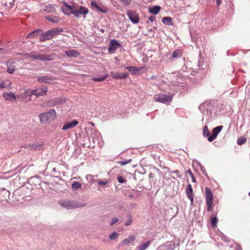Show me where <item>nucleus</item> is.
Instances as JSON below:
<instances>
[{"instance_id": "nucleus-1", "label": "nucleus", "mask_w": 250, "mask_h": 250, "mask_svg": "<svg viewBox=\"0 0 250 250\" xmlns=\"http://www.w3.org/2000/svg\"><path fill=\"white\" fill-rule=\"evenodd\" d=\"M63 31L62 28H54L42 34L40 37V41L44 42L52 39L54 36L59 35Z\"/></svg>"}, {"instance_id": "nucleus-2", "label": "nucleus", "mask_w": 250, "mask_h": 250, "mask_svg": "<svg viewBox=\"0 0 250 250\" xmlns=\"http://www.w3.org/2000/svg\"><path fill=\"white\" fill-rule=\"evenodd\" d=\"M28 58H32L35 60L44 61H52L55 59L56 55L55 54H51L50 55L46 54H35L34 52H31L28 54Z\"/></svg>"}, {"instance_id": "nucleus-3", "label": "nucleus", "mask_w": 250, "mask_h": 250, "mask_svg": "<svg viewBox=\"0 0 250 250\" xmlns=\"http://www.w3.org/2000/svg\"><path fill=\"white\" fill-rule=\"evenodd\" d=\"M172 99V95H165L162 93L155 94L153 97V99L155 102L166 104H169L171 103Z\"/></svg>"}, {"instance_id": "nucleus-4", "label": "nucleus", "mask_w": 250, "mask_h": 250, "mask_svg": "<svg viewBox=\"0 0 250 250\" xmlns=\"http://www.w3.org/2000/svg\"><path fill=\"white\" fill-rule=\"evenodd\" d=\"M66 6L70 11V13L74 15L77 18H79L81 15H85L88 12V10L84 7L76 8L73 6L68 5H66Z\"/></svg>"}, {"instance_id": "nucleus-5", "label": "nucleus", "mask_w": 250, "mask_h": 250, "mask_svg": "<svg viewBox=\"0 0 250 250\" xmlns=\"http://www.w3.org/2000/svg\"><path fill=\"white\" fill-rule=\"evenodd\" d=\"M56 112L54 109L40 114L39 116L40 122L45 123L49 120H54L56 117Z\"/></svg>"}, {"instance_id": "nucleus-6", "label": "nucleus", "mask_w": 250, "mask_h": 250, "mask_svg": "<svg viewBox=\"0 0 250 250\" xmlns=\"http://www.w3.org/2000/svg\"><path fill=\"white\" fill-rule=\"evenodd\" d=\"M206 202L207 206V211H210L212 210L213 194L210 189L206 187L205 188Z\"/></svg>"}, {"instance_id": "nucleus-7", "label": "nucleus", "mask_w": 250, "mask_h": 250, "mask_svg": "<svg viewBox=\"0 0 250 250\" xmlns=\"http://www.w3.org/2000/svg\"><path fill=\"white\" fill-rule=\"evenodd\" d=\"M59 203L61 206L68 209L76 208L80 207L75 202L68 200L61 201Z\"/></svg>"}, {"instance_id": "nucleus-8", "label": "nucleus", "mask_w": 250, "mask_h": 250, "mask_svg": "<svg viewBox=\"0 0 250 250\" xmlns=\"http://www.w3.org/2000/svg\"><path fill=\"white\" fill-rule=\"evenodd\" d=\"M66 101V99L65 97H57L53 99L50 100L48 104L49 106H54L57 105L62 104L65 103Z\"/></svg>"}, {"instance_id": "nucleus-9", "label": "nucleus", "mask_w": 250, "mask_h": 250, "mask_svg": "<svg viewBox=\"0 0 250 250\" xmlns=\"http://www.w3.org/2000/svg\"><path fill=\"white\" fill-rule=\"evenodd\" d=\"M120 46L121 44L119 43H118L116 40H111L110 42V44L108 49L109 53L112 54L114 53L115 51L117 50V49L120 47Z\"/></svg>"}, {"instance_id": "nucleus-10", "label": "nucleus", "mask_w": 250, "mask_h": 250, "mask_svg": "<svg viewBox=\"0 0 250 250\" xmlns=\"http://www.w3.org/2000/svg\"><path fill=\"white\" fill-rule=\"evenodd\" d=\"M55 80L53 77L48 76H43L39 77L37 79V81L39 83H51L52 82Z\"/></svg>"}, {"instance_id": "nucleus-11", "label": "nucleus", "mask_w": 250, "mask_h": 250, "mask_svg": "<svg viewBox=\"0 0 250 250\" xmlns=\"http://www.w3.org/2000/svg\"><path fill=\"white\" fill-rule=\"evenodd\" d=\"M127 16L133 23H137L139 21V17L134 12L128 11L127 12Z\"/></svg>"}, {"instance_id": "nucleus-12", "label": "nucleus", "mask_w": 250, "mask_h": 250, "mask_svg": "<svg viewBox=\"0 0 250 250\" xmlns=\"http://www.w3.org/2000/svg\"><path fill=\"white\" fill-rule=\"evenodd\" d=\"M186 190L187 195L188 198L190 200L191 202V204L192 205L193 203L194 194L193 192V189L192 188L191 185L190 184L188 185Z\"/></svg>"}, {"instance_id": "nucleus-13", "label": "nucleus", "mask_w": 250, "mask_h": 250, "mask_svg": "<svg viewBox=\"0 0 250 250\" xmlns=\"http://www.w3.org/2000/svg\"><path fill=\"white\" fill-rule=\"evenodd\" d=\"M2 97L5 100L9 101L10 102H14L16 100V96L12 92H10L9 93H3L2 94Z\"/></svg>"}, {"instance_id": "nucleus-14", "label": "nucleus", "mask_w": 250, "mask_h": 250, "mask_svg": "<svg viewBox=\"0 0 250 250\" xmlns=\"http://www.w3.org/2000/svg\"><path fill=\"white\" fill-rule=\"evenodd\" d=\"M7 72L9 74H12L16 69L17 63L15 62H7Z\"/></svg>"}, {"instance_id": "nucleus-15", "label": "nucleus", "mask_w": 250, "mask_h": 250, "mask_svg": "<svg viewBox=\"0 0 250 250\" xmlns=\"http://www.w3.org/2000/svg\"><path fill=\"white\" fill-rule=\"evenodd\" d=\"M79 122L77 120H74L71 123H66L62 127V130H66L70 128H72L77 125Z\"/></svg>"}, {"instance_id": "nucleus-16", "label": "nucleus", "mask_w": 250, "mask_h": 250, "mask_svg": "<svg viewBox=\"0 0 250 250\" xmlns=\"http://www.w3.org/2000/svg\"><path fill=\"white\" fill-rule=\"evenodd\" d=\"M64 53L69 57H78L80 55V52L75 50L65 51Z\"/></svg>"}, {"instance_id": "nucleus-17", "label": "nucleus", "mask_w": 250, "mask_h": 250, "mask_svg": "<svg viewBox=\"0 0 250 250\" xmlns=\"http://www.w3.org/2000/svg\"><path fill=\"white\" fill-rule=\"evenodd\" d=\"M29 148L34 150H41L44 149L43 144H33L29 146Z\"/></svg>"}, {"instance_id": "nucleus-18", "label": "nucleus", "mask_w": 250, "mask_h": 250, "mask_svg": "<svg viewBox=\"0 0 250 250\" xmlns=\"http://www.w3.org/2000/svg\"><path fill=\"white\" fill-rule=\"evenodd\" d=\"M135 239L136 238L134 236L132 235H129L127 238H125L123 240V241L122 242V244L124 246H127L129 244L134 242Z\"/></svg>"}, {"instance_id": "nucleus-19", "label": "nucleus", "mask_w": 250, "mask_h": 250, "mask_svg": "<svg viewBox=\"0 0 250 250\" xmlns=\"http://www.w3.org/2000/svg\"><path fill=\"white\" fill-rule=\"evenodd\" d=\"M133 75H138L140 74V69L143 67L138 68L136 66H127L125 67Z\"/></svg>"}, {"instance_id": "nucleus-20", "label": "nucleus", "mask_w": 250, "mask_h": 250, "mask_svg": "<svg viewBox=\"0 0 250 250\" xmlns=\"http://www.w3.org/2000/svg\"><path fill=\"white\" fill-rule=\"evenodd\" d=\"M47 90L48 89L47 87H42V88L39 89V91L37 92L36 97H39L45 95L46 94Z\"/></svg>"}, {"instance_id": "nucleus-21", "label": "nucleus", "mask_w": 250, "mask_h": 250, "mask_svg": "<svg viewBox=\"0 0 250 250\" xmlns=\"http://www.w3.org/2000/svg\"><path fill=\"white\" fill-rule=\"evenodd\" d=\"M11 83L8 80H5L1 83H0V88L3 89L4 88H7L10 84Z\"/></svg>"}, {"instance_id": "nucleus-22", "label": "nucleus", "mask_w": 250, "mask_h": 250, "mask_svg": "<svg viewBox=\"0 0 250 250\" xmlns=\"http://www.w3.org/2000/svg\"><path fill=\"white\" fill-rule=\"evenodd\" d=\"M15 5V0H5L4 5L10 9L13 7Z\"/></svg>"}, {"instance_id": "nucleus-23", "label": "nucleus", "mask_w": 250, "mask_h": 250, "mask_svg": "<svg viewBox=\"0 0 250 250\" xmlns=\"http://www.w3.org/2000/svg\"><path fill=\"white\" fill-rule=\"evenodd\" d=\"M41 30L39 29H36L30 32L29 35L27 36V38L32 39L34 37L38 36Z\"/></svg>"}, {"instance_id": "nucleus-24", "label": "nucleus", "mask_w": 250, "mask_h": 250, "mask_svg": "<svg viewBox=\"0 0 250 250\" xmlns=\"http://www.w3.org/2000/svg\"><path fill=\"white\" fill-rule=\"evenodd\" d=\"M172 19L169 17H165L162 19V21L164 24H167L168 25H172Z\"/></svg>"}, {"instance_id": "nucleus-25", "label": "nucleus", "mask_w": 250, "mask_h": 250, "mask_svg": "<svg viewBox=\"0 0 250 250\" xmlns=\"http://www.w3.org/2000/svg\"><path fill=\"white\" fill-rule=\"evenodd\" d=\"M223 128L222 126H218L213 128L212 135L215 138L217 137L218 133L221 131Z\"/></svg>"}, {"instance_id": "nucleus-26", "label": "nucleus", "mask_w": 250, "mask_h": 250, "mask_svg": "<svg viewBox=\"0 0 250 250\" xmlns=\"http://www.w3.org/2000/svg\"><path fill=\"white\" fill-rule=\"evenodd\" d=\"M161 7L159 6H155L149 9V12L155 15L157 14L160 10Z\"/></svg>"}, {"instance_id": "nucleus-27", "label": "nucleus", "mask_w": 250, "mask_h": 250, "mask_svg": "<svg viewBox=\"0 0 250 250\" xmlns=\"http://www.w3.org/2000/svg\"><path fill=\"white\" fill-rule=\"evenodd\" d=\"M182 56V53L180 50H176L173 53L172 57L173 58H178Z\"/></svg>"}, {"instance_id": "nucleus-28", "label": "nucleus", "mask_w": 250, "mask_h": 250, "mask_svg": "<svg viewBox=\"0 0 250 250\" xmlns=\"http://www.w3.org/2000/svg\"><path fill=\"white\" fill-rule=\"evenodd\" d=\"M247 139L244 137H241L238 138L237 143L238 145H242L246 142Z\"/></svg>"}, {"instance_id": "nucleus-29", "label": "nucleus", "mask_w": 250, "mask_h": 250, "mask_svg": "<svg viewBox=\"0 0 250 250\" xmlns=\"http://www.w3.org/2000/svg\"><path fill=\"white\" fill-rule=\"evenodd\" d=\"M108 77V75H105L100 78H94L93 80L96 82H100L104 81L105 79Z\"/></svg>"}, {"instance_id": "nucleus-30", "label": "nucleus", "mask_w": 250, "mask_h": 250, "mask_svg": "<svg viewBox=\"0 0 250 250\" xmlns=\"http://www.w3.org/2000/svg\"><path fill=\"white\" fill-rule=\"evenodd\" d=\"M82 185L78 182H74L71 186L72 189H77L81 188Z\"/></svg>"}, {"instance_id": "nucleus-31", "label": "nucleus", "mask_w": 250, "mask_h": 250, "mask_svg": "<svg viewBox=\"0 0 250 250\" xmlns=\"http://www.w3.org/2000/svg\"><path fill=\"white\" fill-rule=\"evenodd\" d=\"M126 217L128 220L125 222V225L126 226H128L131 224V223L133 221V219H132V217L131 215L130 214H128L126 216Z\"/></svg>"}, {"instance_id": "nucleus-32", "label": "nucleus", "mask_w": 250, "mask_h": 250, "mask_svg": "<svg viewBox=\"0 0 250 250\" xmlns=\"http://www.w3.org/2000/svg\"><path fill=\"white\" fill-rule=\"evenodd\" d=\"M218 222V219L216 216L212 217L211 220V224L213 228H215L216 227L217 224Z\"/></svg>"}, {"instance_id": "nucleus-33", "label": "nucleus", "mask_w": 250, "mask_h": 250, "mask_svg": "<svg viewBox=\"0 0 250 250\" xmlns=\"http://www.w3.org/2000/svg\"><path fill=\"white\" fill-rule=\"evenodd\" d=\"M209 131L207 125H205L203 129V135L205 137L208 136L209 135Z\"/></svg>"}, {"instance_id": "nucleus-34", "label": "nucleus", "mask_w": 250, "mask_h": 250, "mask_svg": "<svg viewBox=\"0 0 250 250\" xmlns=\"http://www.w3.org/2000/svg\"><path fill=\"white\" fill-rule=\"evenodd\" d=\"M46 19L48 21L53 22H57L59 21V19L58 17H46Z\"/></svg>"}, {"instance_id": "nucleus-35", "label": "nucleus", "mask_w": 250, "mask_h": 250, "mask_svg": "<svg viewBox=\"0 0 250 250\" xmlns=\"http://www.w3.org/2000/svg\"><path fill=\"white\" fill-rule=\"evenodd\" d=\"M110 75L114 79H120V73L111 71L110 72Z\"/></svg>"}, {"instance_id": "nucleus-36", "label": "nucleus", "mask_w": 250, "mask_h": 250, "mask_svg": "<svg viewBox=\"0 0 250 250\" xmlns=\"http://www.w3.org/2000/svg\"><path fill=\"white\" fill-rule=\"evenodd\" d=\"M187 173H188L192 179V181L194 183L196 182V179L194 176L193 173L192 172L191 170L190 169H188L187 171Z\"/></svg>"}, {"instance_id": "nucleus-37", "label": "nucleus", "mask_w": 250, "mask_h": 250, "mask_svg": "<svg viewBox=\"0 0 250 250\" xmlns=\"http://www.w3.org/2000/svg\"><path fill=\"white\" fill-rule=\"evenodd\" d=\"M118 236L119 235L117 232H114L109 236V238L110 240H113L117 239Z\"/></svg>"}, {"instance_id": "nucleus-38", "label": "nucleus", "mask_w": 250, "mask_h": 250, "mask_svg": "<svg viewBox=\"0 0 250 250\" xmlns=\"http://www.w3.org/2000/svg\"><path fill=\"white\" fill-rule=\"evenodd\" d=\"M131 162V159H129L126 161H122L118 162L117 163L121 165V166H124L126 165Z\"/></svg>"}, {"instance_id": "nucleus-39", "label": "nucleus", "mask_w": 250, "mask_h": 250, "mask_svg": "<svg viewBox=\"0 0 250 250\" xmlns=\"http://www.w3.org/2000/svg\"><path fill=\"white\" fill-rule=\"evenodd\" d=\"M129 73H120V79H124L128 77Z\"/></svg>"}, {"instance_id": "nucleus-40", "label": "nucleus", "mask_w": 250, "mask_h": 250, "mask_svg": "<svg viewBox=\"0 0 250 250\" xmlns=\"http://www.w3.org/2000/svg\"><path fill=\"white\" fill-rule=\"evenodd\" d=\"M91 5L93 8H96L99 10L100 11H101V9L100 8H99L97 4V3L94 1H91Z\"/></svg>"}, {"instance_id": "nucleus-41", "label": "nucleus", "mask_w": 250, "mask_h": 250, "mask_svg": "<svg viewBox=\"0 0 250 250\" xmlns=\"http://www.w3.org/2000/svg\"><path fill=\"white\" fill-rule=\"evenodd\" d=\"M118 221H119V219L117 218L114 217V218H112L110 225L111 226H113V225H114L115 224L117 223L118 222Z\"/></svg>"}, {"instance_id": "nucleus-42", "label": "nucleus", "mask_w": 250, "mask_h": 250, "mask_svg": "<svg viewBox=\"0 0 250 250\" xmlns=\"http://www.w3.org/2000/svg\"><path fill=\"white\" fill-rule=\"evenodd\" d=\"M118 181L120 183H125L126 181L121 176H118L117 177Z\"/></svg>"}, {"instance_id": "nucleus-43", "label": "nucleus", "mask_w": 250, "mask_h": 250, "mask_svg": "<svg viewBox=\"0 0 250 250\" xmlns=\"http://www.w3.org/2000/svg\"><path fill=\"white\" fill-rule=\"evenodd\" d=\"M86 179L87 180H88L89 181L94 182V176L91 175H90V174L87 175L86 176Z\"/></svg>"}, {"instance_id": "nucleus-44", "label": "nucleus", "mask_w": 250, "mask_h": 250, "mask_svg": "<svg viewBox=\"0 0 250 250\" xmlns=\"http://www.w3.org/2000/svg\"><path fill=\"white\" fill-rule=\"evenodd\" d=\"M39 91V89H33L30 91V96L34 95L36 96V94H37V92Z\"/></svg>"}, {"instance_id": "nucleus-45", "label": "nucleus", "mask_w": 250, "mask_h": 250, "mask_svg": "<svg viewBox=\"0 0 250 250\" xmlns=\"http://www.w3.org/2000/svg\"><path fill=\"white\" fill-rule=\"evenodd\" d=\"M216 138L213 136V135L212 134L211 136H210L208 138V141L210 142H212L214 139H215Z\"/></svg>"}, {"instance_id": "nucleus-46", "label": "nucleus", "mask_w": 250, "mask_h": 250, "mask_svg": "<svg viewBox=\"0 0 250 250\" xmlns=\"http://www.w3.org/2000/svg\"><path fill=\"white\" fill-rule=\"evenodd\" d=\"M148 19L151 22H153L156 20V18L154 16H151Z\"/></svg>"}, {"instance_id": "nucleus-47", "label": "nucleus", "mask_w": 250, "mask_h": 250, "mask_svg": "<svg viewBox=\"0 0 250 250\" xmlns=\"http://www.w3.org/2000/svg\"><path fill=\"white\" fill-rule=\"evenodd\" d=\"M107 182H103V181H98V184L99 185H102V186H104L106 184Z\"/></svg>"}, {"instance_id": "nucleus-48", "label": "nucleus", "mask_w": 250, "mask_h": 250, "mask_svg": "<svg viewBox=\"0 0 250 250\" xmlns=\"http://www.w3.org/2000/svg\"><path fill=\"white\" fill-rule=\"evenodd\" d=\"M222 0H216L217 5L219 6L221 3Z\"/></svg>"}, {"instance_id": "nucleus-49", "label": "nucleus", "mask_w": 250, "mask_h": 250, "mask_svg": "<svg viewBox=\"0 0 250 250\" xmlns=\"http://www.w3.org/2000/svg\"><path fill=\"white\" fill-rule=\"evenodd\" d=\"M154 177V174L152 173H150L149 174V177L150 179H151V178H153Z\"/></svg>"}, {"instance_id": "nucleus-50", "label": "nucleus", "mask_w": 250, "mask_h": 250, "mask_svg": "<svg viewBox=\"0 0 250 250\" xmlns=\"http://www.w3.org/2000/svg\"><path fill=\"white\" fill-rule=\"evenodd\" d=\"M242 248L239 245H237L236 247V250H242Z\"/></svg>"}, {"instance_id": "nucleus-51", "label": "nucleus", "mask_w": 250, "mask_h": 250, "mask_svg": "<svg viewBox=\"0 0 250 250\" xmlns=\"http://www.w3.org/2000/svg\"><path fill=\"white\" fill-rule=\"evenodd\" d=\"M128 197L130 199H132L134 197V196L132 194H130L129 195Z\"/></svg>"}, {"instance_id": "nucleus-52", "label": "nucleus", "mask_w": 250, "mask_h": 250, "mask_svg": "<svg viewBox=\"0 0 250 250\" xmlns=\"http://www.w3.org/2000/svg\"><path fill=\"white\" fill-rule=\"evenodd\" d=\"M90 124L92 125H94V124L92 122H90Z\"/></svg>"}, {"instance_id": "nucleus-53", "label": "nucleus", "mask_w": 250, "mask_h": 250, "mask_svg": "<svg viewBox=\"0 0 250 250\" xmlns=\"http://www.w3.org/2000/svg\"><path fill=\"white\" fill-rule=\"evenodd\" d=\"M249 195L250 196V192L249 193Z\"/></svg>"}, {"instance_id": "nucleus-54", "label": "nucleus", "mask_w": 250, "mask_h": 250, "mask_svg": "<svg viewBox=\"0 0 250 250\" xmlns=\"http://www.w3.org/2000/svg\"><path fill=\"white\" fill-rule=\"evenodd\" d=\"M0 14L2 15V13H1V12H0Z\"/></svg>"}]
</instances>
